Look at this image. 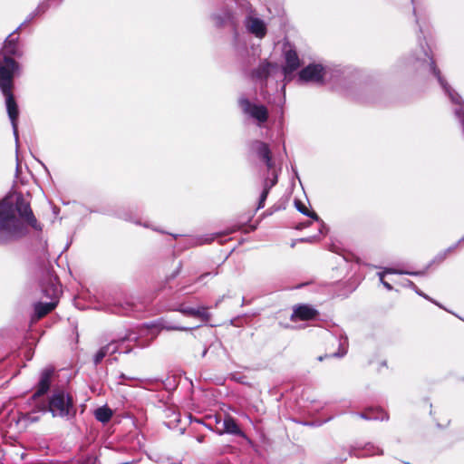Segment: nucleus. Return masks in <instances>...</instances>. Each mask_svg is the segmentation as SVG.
Wrapping results in <instances>:
<instances>
[{
	"label": "nucleus",
	"mask_w": 464,
	"mask_h": 464,
	"mask_svg": "<svg viewBox=\"0 0 464 464\" xmlns=\"http://www.w3.org/2000/svg\"><path fill=\"white\" fill-rule=\"evenodd\" d=\"M337 87L342 88L346 95L362 103H378L381 90L373 85L362 82L360 72L352 67L336 65L334 68L320 63H311L297 73L299 84L315 83L323 85L325 76Z\"/></svg>",
	"instance_id": "nucleus-1"
},
{
	"label": "nucleus",
	"mask_w": 464,
	"mask_h": 464,
	"mask_svg": "<svg viewBox=\"0 0 464 464\" xmlns=\"http://www.w3.org/2000/svg\"><path fill=\"white\" fill-rule=\"evenodd\" d=\"M22 192L13 191L0 200V244L18 239L27 234L29 200Z\"/></svg>",
	"instance_id": "nucleus-2"
},
{
	"label": "nucleus",
	"mask_w": 464,
	"mask_h": 464,
	"mask_svg": "<svg viewBox=\"0 0 464 464\" xmlns=\"http://www.w3.org/2000/svg\"><path fill=\"white\" fill-rule=\"evenodd\" d=\"M20 27L11 33L4 42L0 50V91L5 97V107L11 121L15 139L17 140L18 107L13 95V79L19 69L18 63L12 57L19 54L17 32Z\"/></svg>",
	"instance_id": "nucleus-3"
},
{
	"label": "nucleus",
	"mask_w": 464,
	"mask_h": 464,
	"mask_svg": "<svg viewBox=\"0 0 464 464\" xmlns=\"http://www.w3.org/2000/svg\"><path fill=\"white\" fill-rule=\"evenodd\" d=\"M35 273L43 296L50 299V301H37L33 304L31 326L53 312L57 307L60 302V297L63 295L62 284L58 276L55 274L50 260L43 259L40 262L39 266H36Z\"/></svg>",
	"instance_id": "nucleus-4"
},
{
	"label": "nucleus",
	"mask_w": 464,
	"mask_h": 464,
	"mask_svg": "<svg viewBox=\"0 0 464 464\" xmlns=\"http://www.w3.org/2000/svg\"><path fill=\"white\" fill-rule=\"evenodd\" d=\"M34 412H50L53 418L71 420L75 417L74 401L64 390H54L46 401L36 402L31 408V415Z\"/></svg>",
	"instance_id": "nucleus-5"
},
{
	"label": "nucleus",
	"mask_w": 464,
	"mask_h": 464,
	"mask_svg": "<svg viewBox=\"0 0 464 464\" xmlns=\"http://www.w3.org/2000/svg\"><path fill=\"white\" fill-rule=\"evenodd\" d=\"M238 105L243 113L252 119L256 126L263 127L267 122L269 111L266 105L252 102L246 97L239 99Z\"/></svg>",
	"instance_id": "nucleus-6"
},
{
	"label": "nucleus",
	"mask_w": 464,
	"mask_h": 464,
	"mask_svg": "<svg viewBox=\"0 0 464 464\" xmlns=\"http://www.w3.org/2000/svg\"><path fill=\"white\" fill-rule=\"evenodd\" d=\"M43 227L38 222L37 218L31 210V241L34 239L37 241L36 250L39 251V256L36 260V266H39L43 259L49 260V254L47 250V240L42 237Z\"/></svg>",
	"instance_id": "nucleus-7"
},
{
	"label": "nucleus",
	"mask_w": 464,
	"mask_h": 464,
	"mask_svg": "<svg viewBox=\"0 0 464 464\" xmlns=\"http://www.w3.org/2000/svg\"><path fill=\"white\" fill-rule=\"evenodd\" d=\"M210 19L214 25L218 29L228 26L236 30L237 21L235 13L228 5H223L218 10L210 14Z\"/></svg>",
	"instance_id": "nucleus-8"
},
{
	"label": "nucleus",
	"mask_w": 464,
	"mask_h": 464,
	"mask_svg": "<svg viewBox=\"0 0 464 464\" xmlns=\"http://www.w3.org/2000/svg\"><path fill=\"white\" fill-rule=\"evenodd\" d=\"M319 314V311L312 304H298L293 307L290 320L292 322L316 320Z\"/></svg>",
	"instance_id": "nucleus-9"
},
{
	"label": "nucleus",
	"mask_w": 464,
	"mask_h": 464,
	"mask_svg": "<svg viewBox=\"0 0 464 464\" xmlns=\"http://www.w3.org/2000/svg\"><path fill=\"white\" fill-rule=\"evenodd\" d=\"M53 372L54 369L52 366L45 367L41 371L36 391L31 395V401H36L49 392Z\"/></svg>",
	"instance_id": "nucleus-10"
},
{
	"label": "nucleus",
	"mask_w": 464,
	"mask_h": 464,
	"mask_svg": "<svg viewBox=\"0 0 464 464\" xmlns=\"http://www.w3.org/2000/svg\"><path fill=\"white\" fill-rule=\"evenodd\" d=\"M250 150L254 151L258 158L264 160L268 169L274 168L275 164L272 160V151L267 143L259 140H255L250 144Z\"/></svg>",
	"instance_id": "nucleus-11"
},
{
	"label": "nucleus",
	"mask_w": 464,
	"mask_h": 464,
	"mask_svg": "<svg viewBox=\"0 0 464 464\" xmlns=\"http://www.w3.org/2000/svg\"><path fill=\"white\" fill-rule=\"evenodd\" d=\"M242 228V225H233L230 227H227L222 232L213 233V234H208L204 236H200L198 237H194L190 239L189 245L194 246H201L204 244H210L215 239L219 238L223 236H228L230 234H233Z\"/></svg>",
	"instance_id": "nucleus-12"
},
{
	"label": "nucleus",
	"mask_w": 464,
	"mask_h": 464,
	"mask_svg": "<svg viewBox=\"0 0 464 464\" xmlns=\"http://www.w3.org/2000/svg\"><path fill=\"white\" fill-rule=\"evenodd\" d=\"M172 310L179 312L186 316L200 318L204 323H207L210 319V314L208 312L206 306L189 307L186 306L184 304H179L175 305Z\"/></svg>",
	"instance_id": "nucleus-13"
},
{
	"label": "nucleus",
	"mask_w": 464,
	"mask_h": 464,
	"mask_svg": "<svg viewBox=\"0 0 464 464\" xmlns=\"http://www.w3.org/2000/svg\"><path fill=\"white\" fill-rule=\"evenodd\" d=\"M216 433H218V435H223L224 433H227L248 440L246 434L239 427L237 420L230 415H227L224 418L223 430H216Z\"/></svg>",
	"instance_id": "nucleus-14"
},
{
	"label": "nucleus",
	"mask_w": 464,
	"mask_h": 464,
	"mask_svg": "<svg viewBox=\"0 0 464 464\" xmlns=\"http://www.w3.org/2000/svg\"><path fill=\"white\" fill-rule=\"evenodd\" d=\"M277 70L278 65L276 63H271L264 59L259 63L258 66L252 71V76L260 81H266L268 77Z\"/></svg>",
	"instance_id": "nucleus-15"
},
{
	"label": "nucleus",
	"mask_w": 464,
	"mask_h": 464,
	"mask_svg": "<svg viewBox=\"0 0 464 464\" xmlns=\"http://www.w3.org/2000/svg\"><path fill=\"white\" fill-rule=\"evenodd\" d=\"M349 455L355 456L357 458L369 457L373 455H383V450L373 443L367 442L362 447L352 446Z\"/></svg>",
	"instance_id": "nucleus-16"
},
{
	"label": "nucleus",
	"mask_w": 464,
	"mask_h": 464,
	"mask_svg": "<svg viewBox=\"0 0 464 464\" xmlns=\"http://www.w3.org/2000/svg\"><path fill=\"white\" fill-rule=\"evenodd\" d=\"M246 27L250 34L260 39L264 38L267 33L266 23L258 17H248Z\"/></svg>",
	"instance_id": "nucleus-17"
},
{
	"label": "nucleus",
	"mask_w": 464,
	"mask_h": 464,
	"mask_svg": "<svg viewBox=\"0 0 464 464\" xmlns=\"http://www.w3.org/2000/svg\"><path fill=\"white\" fill-rule=\"evenodd\" d=\"M300 67V59L295 49H289L285 53V63L281 67V71L286 73L295 72Z\"/></svg>",
	"instance_id": "nucleus-18"
},
{
	"label": "nucleus",
	"mask_w": 464,
	"mask_h": 464,
	"mask_svg": "<svg viewBox=\"0 0 464 464\" xmlns=\"http://www.w3.org/2000/svg\"><path fill=\"white\" fill-rule=\"evenodd\" d=\"M334 339L338 343V350L332 353L325 354L324 357L343 358L348 352V337L345 334H340L339 336H334Z\"/></svg>",
	"instance_id": "nucleus-19"
},
{
	"label": "nucleus",
	"mask_w": 464,
	"mask_h": 464,
	"mask_svg": "<svg viewBox=\"0 0 464 464\" xmlns=\"http://www.w3.org/2000/svg\"><path fill=\"white\" fill-rule=\"evenodd\" d=\"M63 1V0H41L35 10L34 12H31V21L34 17H38L44 14L50 7L57 6Z\"/></svg>",
	"instance_id": "nucleus-20"
},
{
	"label": "nucleus",
	"mask_w": 464,
	"mask_h": 464,
	"mask_svg": "<svg viewBox=\"0 0 464 464\" xmlns=\"http://www.w3.org/2000/svg\"><path fill=\"white\" fill-rule=\"evenodd\" d=\"M107 311L119 315H130L132 312V304L129 302L113 304L108 307Z\"/></svg>",
	"instance_id": "nucleus-21"
},
{
	"label": "nucleus",
	"mask_w": 464,
	"mask_h": 464,
	"mask_svg": "<svg viewBox=\"0 0 464 464\" xmlns=\"http://www.w3.org/2000/svg\"><path fill=\"white\" fill-rule=\"evenodd\" d=\"M94 416L98 421L107 423L112 417V411L107 405H103L95 410Z\"/></svg>",
	"instance_id": "nucleus-22"
},
{
	"label": "nucleus",
	"mask_w": 464,
	"mask_h": 464,
	"mask_svg": "<svg viewBox=\"0 0 464 464\" xmlns=\"http://www.w3.org/2000/svg\"><path fill=\"white\" fill-rule=\"evenodd\" d=\"M366 411L368 412V417H374V418L368 419V420L384 421V420H389V414L381 408H372L371 407V408L366 409Z\"/></svg>",
	"instance_id": "nucleus-23"
},
{
	"label": "nucleus",
	"mask_w": 464,
	"mask_h": 464,
	"mask_svg": "<svg viewBox=\"0 0 464 464\" xmlns=\"http://www.w3.org/2000/svg\"><path fill=\"white\" fill-rule=\"evenodd\" d=\"M294 204L295 208L303 215L312 218L313 220L320 221L319 216L314 211L309 210L300 199L295 198Z\"/></svg>",
	"instance_id": "nucleus-24"
},
{
	"label": "nucleus",
	"mask_w": 464,
	"mask_h": 464,
	"mask_svg": "<svg viewBox=\"0 0 464 464\" xmlns=\"http://www.w3.org/2000/svg\"><path fill=\"white\" fill-rule=\"evenodd\" d=\"M159 325L160 329L167 331H192L199 327V325H196L193 327L180 326L165 320L160 321Z\"/></svg>",
	"instance_id": "nucleus-25"
},
{
	"label": "nucleus",
	"mask_w": 464,
	"mask_h": 464,
	"mask_svg": "<svg viewBox=\"0 0 464 464\" xmlns=\"http://www.w3.org/2000/svg\"><path fill=\"white\" fill-rule=\"evenodd\" d=\"M129 340L130 339V336L129 337H124L117 342H111L110 343L104 345L105 347H109L108 349V354H114L116 353H129L131 352V349H126L125 351H121V345L125 342V340Z\"/></svg>",
	"instance_id": "nucleus-26"
},
{
	"label": "nucleus",
	"mask_w": 464,
	"mask_h": 464,
	"mask_svg": "<svg viewBox=\"0 0 464 464\" xmlns=\"http://www.w3.org/2000/svg\"><path fill=\"white\" fill-rule=\"evenodd\" d=\"M427 267L424 269V270H421V271H401V270H397L395 268H386V273L388 274H393V275H409V276H424L426 271H427Z\"/></svg>",
	"instance_id": "nucleus-27"
},
{
	"label": "nucleus",
	"mask_w": 464,
	"mask_h": 464,
	"mask_svg": "<svg viewBox=\"0 0 464 464\" xmlns=\"http://www.w3.org/2000/svg\"><path fill=\"white\" fill-rule=\"evenodd\" d=\"M218 349H222L225 355L227 357H229L227 349L223 345V343L220 341L214 342L208 347H205L204 350L202 351L201 356L205 357L209 350H218Z\"/></svg>",
	"instance_id": "nucleus-28"
},
{
	"label": "nucleus",
	"mask_w": 464,
	"mask_h": 464,
	"mask_svg": "<svg viewBox=\"0 0 464 464\" xmlns=\"http://www.w3.org/2000/svg\"><path fill=\"white\" fill-rule=\"evenodd\" d=\"M108 349L109 347L102 346L93 355L92 361L94 366L99 365L102 360L106 357L108 354Z\"/></svg>",
	"instance_id": "nucleus-29"
},
{
	"label": "nucleus",
	"mask_w": 464,
	"mask_h": 464,
	"mask_svg": "<svg viewBox=\"0 0 464 464\" xmlns=\"http://www.w3.org/2000/svg\"><path fill=\"white\" fill-rule=\"evenodd\" d=\"M448 253L446 252V250H442L440 252H439L434 257L433 259H431L430 261V263L427 265V268H430L431 266L433 265H440L441 264L448 256Z\"/></svg>",
	"instance_id": "nucleus-30"
},
{
	"label": "nucleus",
	"mask_w": 464,
	"mask_h": 464,
	"mask_svg": "<svg viewBox=\"0 0 464 464\" xmlns=\"http://www.w3.org/2000/svg\"><path fill=\"white\" fill-rule=\"evenodd\" d=\"M118 218H121V219H124L126 221H130V222H133L137 225H140V226H143L144 227H150V225L145 222V223H140V221L138 220H132L131 219V217H130V214L127 213V212H117L115 214Z\"/></svg>",
	"instance_id": "nucleus-31"
},
{
	"label": "nucleus",
	"mask_w": 464,
	"mask_h": 464,
	"mask_svg": "<svg viewBox=\"0 0 464 464\" xmlns=\"http://www.w3.org/2000/svg\"><path fill=\"white\" fill-rule=\"evenodd\" d=\"M269 194V188H263L262 192L260 193L258 202H257V209L263 208L265 207L266 200Z\"/></svg>",
	"instance_id": "nucleus-32"
},
{
	"label": "nucleus",
	"mask_w": 464,
	"mask_h": 464,
	"mask_svg": "<svg viewBox=\"0 0 464 464\" xmlns=\"http://www.w3.org/2000/svg\"><path fill=\"white\" fill-rule=\"evenodd\" d=\"M213 419H214V422H215L216 424L220 423V422H221V420H222L220 416H217V415H215V416H208V421H209V422H208V423L206 422V423L204 424V426H205L207 429H208L209 430H214V429H213V424H212V420H213Z\"/></svg>",
	"instance_id": "nucleus-33"
},
{
	"label": "nucleus",
	"mask_w": 464,
	"mask_h": 464,
	"mask_svg": "<svg viewBox=\"0 0 464 464\" xmlns=\"http://www.w3.org/2000/svg\"><path fill=\"white\" fill-rule=\"evenodd\" d=\"M405 286L412 289L418 295H420L421 297L424 296V295H425V293L422 292L420 288H418V286L414 284V282H412L411 280L406 281Z\"/></svg>",
	"instance_id": "nucleus-34"
},
{
	"label": "nucleus",
	"mask_w": 464,
	"mask_h": 464,
	"mask_svg": "<svg viewBox=\"0 0 464 464\" xmlns=\"http://www.w3.org/2000/svg\"><path fill=\"white\" fill-rule=\"evenodd\" d=\"M384 274H387V273H386V269L384 270V272H379V273H378V276H379V277H380V281H381V283L382 284V285H383L387 290L392 291V290L393 289V287H392V285L390 283L386 282V281L383 279Z\"/></svg>",
	"instance_id": "nucleus-35"
},
{
	"label": "nucleus",
	"mask_w": 464,
	"mask_h": 464,
	"mask_svg": "<svg viewBox=\"0 0 464 464\" xmlns=\"http://www.w3.org/2000/svg\"><path fill=\"white\" fill-rule=\"evenodd\" d=\"M181 267H182V263L180 261L179 263L177 268L171 273L170 276H168L167 280L170 281V280H173L174 278H176L179 275V273L181 271Z\"/></svg>",
	"instance_id": "nucleus-36"
},
{
	"label": "nucleus",
	"mask_w": 464,
	"mask_h": 464,
	"mask_svg": "<svg viewBox=\"0 0 464 464\" xmlns=\"http://www.w3.org/2000/svg\"><path fill=\"white\" fill-rule=\"evenodd\" d=\"M283 76H284V82H285V85L286 83H288L289 82L292 81L293 77H294V72H289V73H286L285 71H281ZM285 88V86H283V89Z\"/></svg>",
	"instance_id": "nucleus-37"
},
{
	"label": "nucleus",
	"mask_w": 464,
	"mask_h": 464,
	"mask_svg": "<svg viewBox=\"0 0 464 464\" xmlns=\"http://www.w3.org/2000/svg\"><path fill=\"white\" fill-rule=\"evenodd\" d=\"M218 274V270H217L216 272H214V273H211V272L203 273V274H201V275L198 277L197 282H201V281H203L205 278H207L208 276H217Z\"/></svg>",
	"instance_id": "nucleus-38"
},
{
	"label": "nucleus",
	"mask_w": 464,
	"mask_h": 464,
	"mask_svg": "<svg viewBox=\"0 0 464 464\" xmlns=\"http://www.w3.org/2000/svg\"><path fill=\"white\" fill-rule=\"evenodd\" d=\"M460 245L456 242L454 244H452L451 246H450L449 247H447L445 250L446 252L450 255V253H452L455 249H457Z\"/></svg>",
	"instance_id": "nucleus-39"
},
{
	"label": "nucleus",
	"mask_w": 464,
	"mask_h": 464,
	"mask_svg": "<svg viewBox=\"0 0 464 464\" xmlns=\"http://www.w3.org/2000/svg\"><path fill=\"white\" fill-rule=\"evenodd\" d=\"M316 239L315 236L299 238V242L313 243Z\"/></svg>",
	"instance_id": "nucleus-40"
},
{
	"label": "nucleus",
	"mask_w": 464,
	"mask_h": 464,
	"mask_svg": "<svg viewBox=\"0 0 464 464\" xmlns=\"http://www.w3.org/2000/svg\"><path fill=\"white\" fill-rule=\"evenodd\" d=\"M321 227L319 228V232L321 234H325L328 231L327 226L323 222V220L320 218Z\"/></svg>",
	"instance_id": "nucleus-41"
},
{
	"label": "nucleus",
	"mask_w": 464,
	"mask_h": 464,
	"mask_svg": "<svg viewBox=\"0 0 464 464\" xmlns=\"http://www.w3.org/2000/svg\"><path fill=\"white\" fill-rule=\"evenodd\" d=\"M355 415L359 416L360 418L368 420V419H371L372 417H368V412L365 410L364 411L354 413Z\"/></svg>",
	"instance_id": "nucleus-42"
},
{
	"label": "nucleus",
	"mask_w": 464,
	"mask_h": 464,
	"mask_svg": "<svg viewBox=\"0 0 464 464\" xmlns=\"http://www.w3.org/2000/svg\"><path fill=\"white\" fill-rule=\"evenodd\" d=\"M434 304H435V305H437L438 307H440V309H443V310H445V311H447V312H449V313H450V314H454V315L458 316L456 314H454V313H452L451 311L448 310L446 307H444V305H443V304H441L440 302H438V301H436V300H435V302H434Z\"/></svg>",
	"instance_id": "nucleus-43"
},
{
	"label": "nucleus",
	"mask_w": 464,
	"mask_h": 464,
	"mask_svg": "<svg viewBox=\"0 0 464 464\" xmlns=\"http://www.w3.org/2000/svg\"><path fill=\"white\" fill-rule=\"evenodd\" d=\"M89 211L91 213H102V214H104V215H110V212L107 211V210H96V209L90 208Z\"/></svg>",
	"instance_id": "nucleus-44"
},
{
	"label": "nucleus",
	"mask_w": 464,
	"mask_h": 464,
	"mask_svg": "<svg viewBox=\"0 0 464 464\" xmlns=\"http://www.w3.org/2000/svg\"><path fill=\"white\" fill-rule=\"evenodd\" d=\"M193 421H195L197 423H199V424H201L203 426L206 423L203 420L197 419V418L192 419V417H190V422H193Z\"/></svg>",
	"instance_id": "nucleus-45"
},
{
	"label": "nucleus",
	"mask_w": 464,
	"mask_h": 464,
	"mask_svg": "<svg viewBox=\"0 0 464 464\" xmlns=\"http://www.w3.org/2000/svg\"><path fill=\"white\" fill-rule=\"evenodd\" d=\"M193 421H195L197 423H199V424H201L203 426L206 423L203 420L197 419V418L192 419V417H190V422H193Z\"/></svg>",
	"instance_id": "nucleus-46"
},
{
	"label": "nucleus",
	"mask_w": 464,
	"mask_h": 464,
	"mask_svg": "<svg viewBox=\"0 0 464 464\" xmlns=\"http://www.w3.org/2000/svg\"><path fill=\"white\" fill-rule=\"evenodd\" d=\"M119 379H121V380H135V378H132V377H129L127 376L126 374L124 373H121L119 375Z\"/></svg>",
	"instance_id": "nucleus-47"
},
{
	"label": "nucleus",
	"mask_w": 464,
	"mask_h": 464,
	"mask_svg": "<svg viewBox=\"0 0 464 464\" xmlns=\"http://www.w3.org/2000/svg\"><path fill=\"white\" fill-rule=\"evenodd\" d=\"M309 225H310V222L307 221L306 223H304V224L301 223V224L297 225L295 228L296 229H302L303 227H307Z\"/></svg>",
	"instance_id": "nucleus-48"
},
{
	"label": "nucleus",
	"mask_w": 464,
	"mask_h": 464,
	"mask_svg": "<svg viewBox=\"0 0 464 464\" xmlns=\"http://www.w3.org/2000/svg\"><path fill=\"white\" fill-rule=\"evenodd\" d=\"M33 340H34V336H33V334L31 333V355H30V358H31V359L33 358V356H34V348L32 347V345H33Z\"/></svg>",
	"instance_id": "nucleus-49"
},
{
	"label": "nucleus",
	"mask_w": 464,
	"mask_h": 464,
	"mask_svg": "<svg viewBox=\"0 0 464 464\" xmlns=\"http://www.w3.org/2000/svg\"><path fill=\"white\" fill-rule=\"evenodd\" d=\"M278 181V177L276 174H275L274 178L271 180V186H275Z\"/></svg>",
	"instance_id": "nucleus-50"
},
{
	"label": "nucleus",
	"mask_w": 464,
	"mask_h": 464,
	"mask_svg": "<svg viewBox=\"0 0 464 464\" xmlns=\"http://www.w3.org/2000/svg\"><path fill=\"white\" fill-rule=\"evenodd\" d=\"M424 299L430 301V303L434 304L435 302V299L431 298L430 296H429L428 295H424V296H422Z\"/></svg>",
	"instance_id": "nucleus-51"
},
{
	"label": "nucleus",
	"mask_w": 464,
	"mask_h": 464,
	"mask_svg": "<svg viewBox=\"0 0 464 464\" xmlns=\"http://www.w3.org/2000/svg\"><path fill=\"white\" fill-rule=\"evenodd\" d=\"M72 238L71 237V238H70V240H69V241H67V243H66V245H65V246H64L63 251H66V250L70 247V246L72 245Z\"/></svg>",
	"instance_id": "nucleus-52"
},
{
	"label": "nucleus",
	"mask_w": 464,
	"mask_h": 464,
	"mask_svg": "<svg viewBox=\"0 0 464 464\" xmlns=\"http://www.w3.org/2000/svg\"><path fill=\"white\" fill-rule=\"evenodd\" d=\"M274 186H271V183L268 184L267 180L265 181L264 188H269V190H270Z\"/></svg>",
	"instance_id": "nucleus-53"
},
{
	"label": "nucleus",
	"mask_w": 464,
	"mask_h": 464,
	"mask_svg": "<svg viewBox=\"0 0 464 464\" xmlns=\"http://www.w3.org/2000/svg\"><path fill=\"white\" fill-rule=\"evenodd\" d=\"M292 170L294 172V175L299 179L297 169L295 168L292 167Z\"/></svg>",
	"instance_id": "nucleus-54"
},
{
	"label": "nucleus",
	"mask_w": 464,
	"mask_h": 464,
	"mask_svg": "<svg viewBox=\"0 0 464 464\" xmlns=\"http://www.w3.org/2000/svg\"><path fill=\"white\" fill-rule=\"evenodd\" d=\"M151 228H152L153 230H155V231L160 232L161 234H166V233H167V232H165V231H163V230H160V229H158V228H156V227H151Z\"/></svg>",
	"instance_id": "nucleus-55"
},
{
	"label": "nucleus",
	"mask_w": 464,
	"mask_h": 464,
	"mask_svg": "<svg viewBox=\"0 0 464 464\" xmlns=\"http://www.w3.org/2000/svg\"><path fill=\"white\" fill-rule=\"evenodd\" d=\"M459 245L464 243V236L457 241Z\"/></svg>",
	"instance_id": "nucleus-56"
},
{
	"label": "nucleus",
	"mask_w": 464,
	"mask_h": 464,
	"mask_svg": "<svg viewBox=\"0 0 464 464\" xmlns=\"http://www.w3.org/2000/svg\"><path fill=\"white\" fill-rule=\"evenodd\" d=\"M197 440H198V442H203V440H204V437H203V436H199V437H198Z\"/></svg>",
	"instance_id": "nucleus-57"
},
{
	"label": "nucleus",
	"mask_w": 464,
	"mask_h": 464,
	"mask_svg": "<svg viewBox=\"0 0 464 464\" xmlns=\"http://www.w3.org/2000/svg\"><path fill=\"white\" fill-rule=\"evenodd\" d=\"M19 169H20V164H19V162L17 161V164H16V174H18Z\"/></svg>",
	"instance_id": "nucleus-58"
},
{
	"label": "nucleus",
	"mask_w": 464,
	"mask_h": 464,
	"mask_svg": "<svg viewBox=\"0 0 464 464\" xmlns=\"http://www.w3.org/2000/svg\"><path fill=\"white\" fill-rule=\"evenodd\" d=\"M38 419L36 417H32L31 416V419H30V421L31 422H34V421H36Z\"/></svg>",
	"instance_id": "nucleus-59"
},
{
	"label": "nucleus",
	"mask_w": 464,
	"mask_h": 464,
	"mask_svg": "<svg viewBox=\"0 0 464 464\" xmlns=\"http://www.w3.org/2000/svg\"><path fill=\"white\" fill-rule=\"evenodd\" d=\"M303 424L306 425V426H313L314 425L312 422H308V421H305Z\"/></svg>",
	"instance_id": "nucleus-60"
},
{
	"label": "nucleus",
	"mask_w": 464,
	"mask_h": 464,
	"mask_svg": "<svg viewBox=\"0 0 464 464\" xmlns=\"http://www.w3.org/2000/svg\"><path fill=\"white\" fill-rule=\"evenodd\" d=\"M174 238H178L179 237H180L181 235L179 234H170Z\"/></svg>",
	"instance_id": "nucleus-61"
},
{
	"label": "nucleus",
	"mask_w": 464,
	"mask_h": 464,
	"mask_svg": "<svg viewBox=\"0 0 464 464\" xmlns=\"http://www.w3.org/2000/svg\"><path fill=\"white\" fill-rule=\"evenodd\" d=\"M296 241H297V240H294V241L291 243V247H295V246Z\"/></svg>",
	"instance_id": "nucleus-62"
},
{
	"label": "nucleus",
	"mask_w": 464,
	"mask_h": 464,
	"mask_svg": "<svg viewBox=\"0 0 464 464\" xmlns=\"http://www.w3.org/2000/svg\"><path fill=\"white\" fill-rule=\"evenodd\" d=\"M345 460H346V458L339 459H338V462H339V463H343V461H345Z\"/></svg>",
	"instance_id": "nucleus-63"
},
{
	"label": "nucleus",
	"mask_w": 464,
	"mask_h": 464,
	"mask_svg": "<svg viewBox=\"0 0 464 464\" xmlns=\"http://www.w3.org/2000/svg\"><path fill=\"white\" fill-rule=\"evenodd\" d=\"M256 226H252V227H251V230H252V231H254V230H256Z\"/></svg>",
	"instance_id": "nucleus-64"
}]
</instances>
